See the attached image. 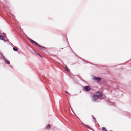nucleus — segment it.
Masks as SVG:
<instances>
[{
  "instance_id": "f03ea898",
  "label": "nucleus",
  "mask_w": 131,
  "mask_h": 131,
  "mask_svg": "<svg viewBox=\"0 0 131 131\" xmlns=\"http://www.w3.org/2000/svg\"><path fill=\"white\" fill-rule=\"evenodd\" d=\"M95 95L98 98H102L103 97V94L99 91L97 92Z\"/></svg>"
},
{
  "instance_id": "f257e3e1",
  "label": "nucleus",
  "mask_w": 131,
  "mask_h": 131,
  "mask_svg": "<svg viewBox=\"0 0 131 131\" xmlns=\"http://www.w3.org/2000/svg\"><path fill=\"white\" fill-rule=\"evenodd\" d=\"M92 79L96 82H101V81H102V78L100 77L92 76Z\"/></svg>"
},
{
  "instance_id": "423d86ee",
  "label": "nucleus",
  "mask_w": 131,
  "mask_h": 131,
  "mask_svg": "<svg viewBox=\"0 0 131 131\" xmlns=\"http://www.w3.org/2000/svg\"><path fill=\"white\" fill-rule=\"evenodd\" d=\"M0 40H3V41L6 42V41L5 39V38H4V36H1L0 35Z\"/></svg>"
},
{
  "instance_id": "f8f14e48",
  "label": "nucleus",
  "mask_w": 131,
  "mask_h": 131,
  "mask_svg": "<svg viewBox=\"0 0 131 131\" xmlns=\"http://www.w3.org/2000/svg\"><path fill=\"white\" fill-rule=\"evenodd\" d=\"M85 125V126H86L87 127H88V128H90V127L89 126H86L85 125Z\"/></svg>"
},
{
  "instance_id": "0eeeda50",
  "label": "nucleus",
  "mask_w": 131,
  "mask_h": 131,
  "mask_svg": "<svg viewBox=\"0 0 131 131\" xmlns=\"http://www.w3.org/2000/svg\"><path fill=\"white\" fill-rule=\"evenodd\" d=\"M29 40L32 42V43H35V45H37L38 46V44L37 43L34 42V41L32 40L31 39H29Z\"/></svg>"
},
{
  "instance_id": "1a4fd4ad",
  "label": "nucleus",
  "mask_w": 131,
  "mask_h": 131,
  "mask_svg": "<svg viewBox=\"0 0 131 131\" xmlns=\"http://www.w3.org/2000/svg\"><path fill=\"white\" fill-rule=\"evenodd\" d=\"M51 128V125H47V126H46V129H50V128Z\"/></svg>"
},
{
  "instance_id": "6e6552de",
  "label": "nucleus",
  "mask_w": 131,
  "mask_h": 131,
  "mask_svg": "<svg viewBox=\"0 0 131 131\" xmlns=\"http://www.w3.org/2000/svg\"><path fill=\"white\" fill-rule=\"evenodd\" d=\"M66 71H67V72H70V70H69V68H68V67L66 66L65 67Z\"/></svg>"
},
{
  "instance_id": "7ed1b4c3",
  "label": "nucleus",
  "mask_w": 131,
  "mask_h": 131,
  "mask_svg": "<svg viewBox=\"0 0 131 131\" xmlns=\"http://www.w3.org/2000/svg\"><path fill=\"white\" fill-rule=\"evenodd\" d=\"M98 99H99V97L95 94L92 95V100L94 102H97V101H98Z\"/></svg>"
},
{
  "instance_id": "39448f33",
  "label": "nucleus",
  "mask_w": 131,
  "mask_h": 131,
  "mask_svg": "<svg viewBox=\"0 0 131 131\" xmlns=\"http://www.w3.org/2000/svg\"><path fill=\"white\" fill-rule=\"evenodd\" d=\"M3 60H4V62H5V64H7L8 65H10V62L8 59L4 58H3Z\"/></svg>"
},
{
  "instance_id": "20e7f679",
  "label": "nucleus",
  "mask_w": 131,
  "mask_h": 131,
  "mask_svg": "<svg viewBox=\"0 0 131 131\" xmlns=\"http://www.w3.org/2000/svg\"><path fill=\"white\" fill-rule=\"evenodd\" d=\"M83 91L85 92H89V91H91V87L90 86H86L83 88Z\"/></svg>"
},
{
  "instance_id": "ddd939ff",
  "label": "nucleus",
  "mask_w": 131,
  "mask_h": 131,
  "mask_svg": "<svg viewBox=\"0 0 131 131\" xmlns=\"http://www.w3.org/2000/svg\"><path fill=\"white\" fill-rule=\"evenodd\" d=\"M66 94H69V93H68V92H67V91H66Z\"/></svg>"
},
{
  "instance_id": "9d476101",
  "label": "nucleus",
  "mask_w": 131,
  "mask_h": 131,
  "mask_svg": "<svg viewBox=\"0 0 131 131\" xmlns=\"http://www.w3.org/2000/svg\"><path fill=\"white\" fill-rule=\"evenodd\" d=\"M13 50H14L15 52H18V48L16 47H13Z\"/></svg>"
},
{
  "instance_id": "9b49d317",
  "label": "nucleus",
  "mask_w": 131,
  "mask_h": 131,
  "mask_svg": "<svg viewBox=\"0 0 131 131\" xmlns=\"http://www.w3.org/2000/svg\"><path fill=\"white\" fill-rule=\"evenodd\" d=\"M102 131H107V129H106L105 127H103V128H102Z\"/></svg>"
}]
</instances>
